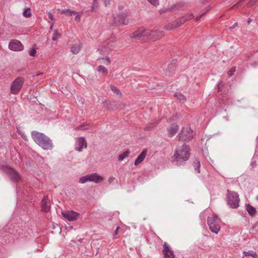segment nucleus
<instances>
[{
    "label": "nucleus",
    "mask_w": 258,
    "mask_h": 258,
    "mask_svg": "<svg viewBox=\"0 0 258 258\" xmlns=\"http://www.w3.org/2000/svg\"><path fill=\"white\" fill-rule=\"evenodd\" d=\"M97 61L100 62V63H103L105 65H109L111 63V60L110 58L108 56H106L105 57H101L97 59Z\"/></svg>",
    "instance_id": "obj_26"
},
{
    "label": "nucleus",
    "mask_w": 258,
    "mask_h": 258,
    "mask_svg": "<svg viewBox=\"0 0 258 258\" xmlns=\"http://www.w3.org/2000/svg\"><path fill=\"white\" fill-rule=\"evenodd\" d=\"M79 241L80 242H82V239H79Z\"/></svg>",
    "instance_id": "obj_58"
},
{
    "label": "nucleus",
    "mask_w": 258,
    "mask_h": 258,
    "mask_svg": "<svg viewBox=\"0 0 258 258\" xmlns=\"http://www.w3.org/2000/svg\"><path fill=\"white\" fill-rule=\"evenodd\" d=\"M23 15L26 18L30 17L32 15L30 9L29 8L25 9L24 11L23 12Z\"/></svg>",
    "instance_id": "obj_34"
},
{
    "label": "nucleus",
    "mask_w": 258,
    "mask_h": 258,
    "mask_svg": "<svg viewBox=\"0 0 258 258\" xmlns=\"http://www.w3.org/2000/svg\"><path fill=\"white\" fill-rule=\"evenodd\" d=\"M128 20L127 19L126 15L124 13H120L114 16L113 24L115 26L127 25Z\"/></svg>",
    "instance_id": "obj_7"
},
{
    "label": "nucleus",
    "mask_w": 258,
    "mask_h": 258,
    "mask_svg": "<svg viewBox=\"0 0 258 258\" xmlns=\"http://www.w3.org/2000/svg\"><path fill=\"white\" fill-rule=\"evenodd\" d=\"M104 2V5L107 6L110 4V0H102Z\"/></svg>",
    "instance_id": "obj_47"
},
{
    "label": "nucleus",
    "mask_w": 258,
    "mask_h": 258,
    "mask_svg": "<svg viewBox=\"0 0 258 258\" xmlns=\"http://www.w3.org/2000/svg\"><path fill=\"white\" fill-rule=\"evenodd\" d=\"M251 166H252V167H255L256 166V162H253L251 163Z\"/></svg>",
    "instance_id": "obj_53"
},
{
    "label": "nucleus",
    "mask_w": 258,
    "mask_h": 258,
    "mask_svg": "<svg viewBox=\"0 0 258 258\" xmlns=\"http://www.w3.org/2000/svg\"><path fill=\"white\" fill-rule=\"evenodd\" d=\"M81 50L80 45H73L71 47V51L74 54H78Z\"/></svg>",
    "instance_id": "obj_29"
},
{
    "label": "nucleus",
    "mask_w": 258,
    "mask_h": 258,
    "mask_svg": "<svg viewBox=\"0 0 258 258\" xmlns=\"http://www.w3.org/2000/svg\"><path fill=\"white\" fill-rule=\"evenodd\" d=\"M119 229V227H117L116 230H115L114 231V236H115L116 235H117L118 234V229Z\"/></svg>",
    "instance_id": "obj_49"
},
{
    "label": "nucleus",
    "mask_w": 258,
    "mask_h": 258,
    "mask_svg": "<svg viewBox=\"0 0 258 258\" xmlns=\"http://www.w3.org/2000/svg\"><path fill=\"white\" fill-rule=\"evenodd\" d=\"M58 12L60 14H65L67 16H71L73 13H78L75 11H72L70 9H58Z\"/></svg>",
    "instance_id": "obj_24"
},
{
    "label": "nucleus",
    "mask_w": 258,
    "mask_h": 258,
    "mask_svg": "<svg viewBox=\"0 0 258 258\" xmlns=\"http://www.w3.org/2000/svg\"><path fill=\"white\" fill-rule=\"evenodd\" d=\"M243 256H251V257L253 258H257V253L252 250H249L248 251H244L243 252Z\"/></svg>",
    "instance_id": "obj_28"
},
{
    "label": "nucleus",
    "mask_w": 258,
    "mask_h": 258,
    "mask_svg": "<svg viewBox=\"0 0 258 258\" xmlns=\"http://www.w3.org/2000/svg\"><path fill=\"white\" fill-rule=\"evenodd\" d=\"M192 165L194 167V169L197 173H200V168L201 167L200 161L198 158H195L192 162Z\"/></svg>",
    "instance_id": "obj_23"
},
{
    "label": "nucleus",
    "mask_w": 258,
    "mask_h": 258,
    "mask_svg": "<svg viewBox=\"0 0 258 258\" xmlns=\"http://www.w3.org/2000/svg\"><path fill=\"white\" fill-rule=\"evenodd\" d=\"M239 198L238 194L235 191L227 190V203L231 208L235 209L239 206Z\"/></svg>",
    "instance_id": "obj_3"
},
{
    "label": "nucleus",
    "mask_w": 258,
    "mask_h": 258,
    "mask_svg": "<svg viewBox=\"0 0 258 258\" xmlns=\"http://www.w3.org/2000/svg\"><path fill=\"white\" fill-rule=\"evenodd\" d=\"M258 0H250L248 3V7H251L257 4Z\"/></svg>",
    "instance_id": "obj_42"
},
{
    "label": "nucleus",
    "mask_w": 258,
    "mask_h": 258,
    "mask_svg": "<svg viewBox=\"0 0 258 258\" xmlns=\"http://www.w3.org/2000/svg\"><path fill=\"white\" fill-rule=\"evenodd\" d=\"M204 14V13H203L202 14L200 15L199 17H197L196 18V21H199Z\"/></svg>",
    "instance_id": "obj_52"
},
{
    "label": "nucleus",
    "mask_w": 258,
    "mask_h": 258,
    "mask_svg": "<svg viewBox=\"0 0 258 258\" xmlns=\"http://www.w3.org/2000/svg\"><path fill=\"white\" fill-rule=\"evenodd\" d=\"M194 18V15L192 14H188L183 17H181L174 21L178 27L184 24L186 21L190 20Z\"/></svg>",
    "instance_id": "obj_17"
},
{
    "label": "nucleus",
    "mask_w": 258,
    "mask_h": 258,
    "mask_svg": "<svg viewBox=\"0 0 258 258\" xmlns=\"http://www.w3.org/2000/svg\"><path fill=\"white\" fill-rule=\"evenodd\" d=\"M148 39L155 41L160 38L163 35V31L159 30H149Z\"/></svg>",
    "instance_id": "obj_13"
},
{
    "label": "nucleus",
    "mask_w": 258,
    "mask_h": 258,
    "mask_svg": "<svg viewBox=\"0 0 258 258\" xmlns=\"http://www.w3.org/2000/svg\"><path fill=\"white\" fill-rule=\"evenodd\" d=\"M106 103V101L105 100L103 101V103Z\"/></svg>",
    "instance_id": "obj_60"
},
{
    "label": "nucleus",
    "mask_w": 258,
    "mask_h": 258,
    "mask_svg": "<svg viewBox=\"0 0 258 258\" xmlns=\"http://www.w3.org/2000/svg\"><path fill=\"white\" fill-rule=\"evenodd\" d=\"M245 207L246 210L250 216L252 217H254L255 216L256 210L254 207L252 206L251 205L249 204H246Z\"/></svg>",
    "instance_id": "obj_21"
},
{
    "label": "nucleus",
    "mask_w": 258,
    "mask_h": 258,
    "mask_svg": "<svg viewBox=\"0 0 258 258\" xmlns=\"http://www.w3.org/2000/svg\"><path fill=\"white\" fill-rule=\"evenodd\" d=\"M149 30L140 29L135 31L131 36L132 38H137L139 39H144V38H148Z\"/></svg>",
    "instance_id": "obj_10"
},
{
    "label": "nucleus",
    "mask_w": 258,
    "mask_h": 258,
    "mask_svg": "<svg viewBox=\"0 0 258 258\" xmlns=\"http://www.w3.org/2000/svg\"><path fill=\"white\" fill-rule=\"evenodd\" d=\"M9 48L13 51H19L23 50L24 46L21 41L16 39H14L10 42L9 44Z\"/></svg>",
    "instance_id": "obj_9"
},
{
    "label": "nucleus",
    "mask_w": 258,
    "mask_h": 258,
    "mask_svg": "<svg viewBox=\"0 0 258 258\" xmlns=\"http://www.w3.org/2000/svg\"><path fill=\"white\" fill-rule=\"evenodd\" d=\"M236 69L235 67H232L228 72V75L229 77H231L234 74V73L235 72Z\"/></svg>",
    "instance_id": "obj_40"
},
{
    "label": "nucleus",
    "mask_w": 258,
    "mask_h": 258,
    "mask_svg": "<svg viewBox=\"0 0 258 258\" xmlns=\"http://www.w3.org/2000/svg\"><path fill=\"white\" fill-rule=\"evenodd\" d=\"M111 89L113 92L115 93L117 95H121V94L120 90L117 87H116L115 86H111Z\"/></svg>",
    "instance_id": "obj_37"
},
{
    "label": "nucleus",
    "mask_w": 258,
    "mask_h": 258,
    "mask_svg": "<svg viewBox=\"0 0 258 258\" xmlns=\"http://www.w3.org/2000/svg\"><path fill=\"white\" fill-rule=\"evenodd\" d=\"M61 214L65 219L68 220L70 221H74L76 220L79 216V213L73 211H62L61 212Z\"/></svg>",
    "instance_id": "obj_11"
},
{
    "label": "nucleus",
    "mask_w": 258,
    "mask_h": 258,
    "mask_svg": "<svg viewBox=\"0 0 258 258\" xmlns=\"http://www.w3.org/2000/svg\"><path fill=\"white\" fill-rule=\"evenodd\" d=\"M190 147L185 144L179 147L172 156V162L177 166L184 165L190 157Z\"/></svg>",
    "instance_id": "obj_1"
},
{
    "label": "nucleus",
    "mask_w": 258,
    "mask_h": 258,
    "mask_svg": "<svg viewBox=\"0 0 258 258\" xmlns=\"http://www.w3.org/2000/svg\"><path fill=\"white\" fill-rule=\"evenodd\" d=\"M121 224H122V223L120 221V222H119V224H118L117 226H120V225H121Z\"/></svg>",
    "instance_id": "obj_56"
},
{
    "label": "nucleus",
    "mask_w": 258,
    "mask_h": 258,
    "mask_svg": "<svg viewBox=\"0 0 258 258\" xmlns=\"http://www.w3.org/2000/svg\"><path fill=\"white\" fill-rule=\"evenodd\" d=\"M114 179H115L114 177H113V176H110L108 178V181L109 184H111V183H112L113 182Z\"/></svg>",
    "instance_id": "obj_45"
},
{
    "label": "nucleus",
    "mask_w": 258,
    "mask_h": 258,
    "mask_svg": "<svg viewBox=\"0 0 258 258\" xmlns=\"http://www.w3.org/2000/svg\"><path fill=\"white\" fill-rule=\"evenodd\" d=\"M41 74H42V73H37V74L36 75V76H40V75H41Z\"/></svg>",
    "instance_id": "obj_55"
},
{
    "label": "nucleus",
    "mask_w": 258,
    "mask_h": 258,
    "mask_svg": "<svg viewBox=\"0 0 258 258\" xmlns=\"http://www.w3.org/2000/svg\"><path fill=\"white\" fill-rule=\"evenodd\" d=\"M90 175L91 176L90 177V181L95 183H100L103 180V178L96 173H91Z\"/></svg>",
    "instance_id": "obj_20"
},
{
    "label": "nucleus",
    "mask_w": 258,
    "mask_h": 258,
    "mask_svg": "<svg viewBox=\"0 0 258 258\" xmlns=\"http://www.w3.org/2000/svg\"><path fill=\"white\" fill-rule=\"evenodd\" d=\"M148 2L155 7L159 5V0H148Z\"/></svg>",
    "instance_id": "obj_41"
},
{
    "label": "nucleus",
    "mask_w": 258,
    "mask_h": 258,
    "mask_svg": "<svg viewBox=\"0 0 258 258\" xmlns=\"http://www.w3.org/2000/svg\"><path fill=\"white\" fill-rule=\"evenodd\" d=\"M49 18L51 20H53L54 19V18H53V16L52 15V14H51L50 13H49Z\"/></svg>",
    "instance_id": "obj_51"
},
{
    "label": "nucleus",
    "mask_w": 258,
    "mask_h": 258,
    "mask_svg": "<svg viewBox=\"0 0 258 258\" xmlns=\"http://www.w3.org/2000/svg\"><path fill=\"white\" fill-rule=\"evenodd\" d=\"M163 252L164 258H175L173 251L170 249V247L166 242L163 244Z\"/></svg>",
    "instance_id": "obj_16"
},
{
    "label": "nucleus",
    "mask_w": 258,
    "mask_h": 258,
    "mask_svg": "<svg viewBox=\"0 0 258 258\" xmlns=\"http://www.w3.org/2000/svg\"><path fill=\"white\" fill-rule=\"evenodd\" d=\"M178 130V126L177 125L172 124L167 129L169 136L170 137L174 136L176 134Z\"/></svg>",
    "instance_id": "obj_22"
},
{
    "label": "nucleus",
    "mask_w": 258,
    "mask_h": 258,
    "mask_svg": "<svg viewBox=\"0 0 258 258\" xmlns=\"http://www.w3.org/2000/svg\"><path fill=\"white\" fill-rule=\"evenodd\" d=\"M97 71L104 75H107L108 71V70L103 66L100 65L98 67L97 69Z\"/></svg>",
    "instance_id": "obj_30"
},
{
    "label": "nucleus",
    "mask_w": 258,
    "mask_h": 258,
    "mask_svg": "<svg viewBox=\"0 0 258 258\" xmlns=\"http://www.w3.org/2000/svg\"><path fill=\"white\" fill-rule=\"evenodd\" d=\"M22 138H23L24 140H26V139H25V137H24L23 136H22Z\"/></svg>",
    "instance_id": "obj_57"
},
{
    "label": "nucleus",
    "mask_w": 258,
    "mask_h": 258,
    "mask_svg": "<svg viewBox=\"0 0 258 258\" xmlns=\"http://www.w3.org/2000/svg\"><path fill=\"white\" fill-rule=\"evenodd\" d=\"M221 220L219 217L215 214L212 215L207 218L208 226H219L221 224Z\"/></svg>",
    "instance_id": "obj_14"
},
{
    "label": "nucleus",
    "mask_w": 258,
    "mask_h": 258,
    "mask_svg": "<svg viewBox=\"0 0 258 258\" xmlns=\"http://www.w3.org/2000/svg\"><path fill=\"white\" fill-rule=\"evenodd\" d=\"M60 37V34L57 32V30H54L53 34V36L52 37V40L53 41H56Z\"/></svg>",
    "instance_id": "obj_35"
},
{
    "label": "nucleus",
    "mask_w": 258,
    "mask_h": 258,
    "mask_svg": "<svg viewBox=\"0 0 258 258\" xmlns=\"http://www.w3.org/2000/svg\"><path fill=\"white\" fill-rule=\"evenodd\" d=\"M177 137L179 141L182 142L189 141L194 137L193 131L189 127H183L181 132Z\"/></svg>",
    "instance_id": "obj_4"
},
{
    "label": "nucleus",
    "mask_w": 258,
    "mask_h": 258,
    "mask_svg": "<svg viewBox=\"0 0 258 258\" xmlns=\"http://www.w3.org/2000/svg\"><path fill=\"white\" fill-rule=\"evenodd\" d=\"M111 50V48L108 46H100L98 49V51L99 53L102 55H105L107 54L109 51Z\"/></svg>",
    "instance_id": "obj_25"
},
{
    "label": "nucleus",
    "mask_w": 258,
    "mask_h": 258,
    "mask_svg": "<svg viewBox=\"0 0 258 258\" xmlns=\"http://www.w3.org/2000/svg\"><path fill=\"white\" fill-rule=\"evenodd\" d=\"M244 1L243 0H242L239 2H238L237 3H236L235 5H234L232 8H238V7H239L240 6H241L242 4L243 3Z\"/></svg>",
    "instance_id": "obj_43"
},
{
    "label": "nucleus",
    "mask_w": 258,
    "mask_h": 258,
    "mask_svg": "<svg viewBox=\"0 0 258 258\" xmlns=\"http://www.w3.org/2000/svg\"><path fill=\"white\" fill-rule=\"evenodd\" d=\"M130 151L126 150L125 152H124L123 153L120 154L118 157V159L119 161H122L124 159H125L126 157H128L130 154Z\"/></svg>",
    "instance_id": "obj_31"
},
{
    "label": "nucleus",
    "mask_w": 258,
    "mask_h": 258,
    "mask_svg": "<svg viewBox=\"0 0 258 258\" xmlns=\"http://www.w3.org/2000/svg\"><path fill=\"white\" fill-rule=\"evenodd\" d=\"M177 59H173L171 62L169 63L165 70V74L167 76L171 75L173 72L175 70L177 66Z\"/></svg>",
    "instance_id": "obj_12"
},
{
    "label": "nucleus",
    "mask_w": 258,
    "mask_h": 258,
    "mask_svg": "<svg viewBox=\"0 0 258 258\" xmlns=\"http://www.w3.org/2000/svg\"><path fill=\"white\" fill-rule=\"evenodd\" d=\"M178 27L177 24L174 23V21L172 22L171 23L169 24L165 27V28L167 30H173L176 28Z\"/></svg>",
    "instance_id": "obj_32"
},
{
    "label": "nucleus",
    "mask_w": 258,
    "mask_h": 258,
    "mask_svg": "<svg viewBox=\"0 0 258 258\" xmlns=\"http://www.w3.org/2000/svg\"><path fill=\"white\" fill-rule=\"evenodd\" d=\"M90 174H87L85 176H82L80 178L79 182L80 183H85L88 181H90V177H91Z\"/></svg>",
    "instance_id": "obj_27"
},
{
    "label": "nucleus",
    "mask_w": 258,
    "mask_h": 258,
    "mask_svg": "<svg viewBox=\"0 0 258 258\" xmlns=\"http://www.w3.org/2000/svg\"><path fill=\"white\" fill-rule=\"evenodd\" d=\"M96 0H93V6L92 7V11H94L95 10L94 6H95V5L96 4Z\"/></svg>",
    "instance_id": "obj_50"
},
{
    "label": "nucleus",
    "mask_w": 258,
    "mask_h": 258,
    "mask_svg": "<svg viewBox=\"0 0 258 258\" xmlns=\"http://www.w3.org/2000/svg\"><path fill=\"white\" fill-rule=\"evenodd\" d=\"M3 170L13 181L18 182L20 180L21 176L20 174L14 169L8 166H5Z\"/></svg>",
    "instance_id": "obj_6"
},
{
    "label": "nucleus",
    "mask_w": 258,
    "mask_h": 258,
    "mask_svg": "<svg viewBox=\"0 0 258 258\" xmlns=\"http://www.w3.org/2000/svg\"><path fill=\"white\" fill-rule=\"evenodd\" d=\"M87 147V143L84 137H80L76 139L75 147L76 150L80 152L83 149H86Z\"/></svg>",
    "instance_id": "obj_8"
},
{
    "label": "nucleus",
    "mask_w": 258,
    "mask_h": 258,
    "mask_svg": "<svg viewBox=\"0 0 258 258\" xmlns=\"http://www.w3.org/2000/svg\"><path fill=\"white\" fill-rule=\"evenodd\" d=\"M174 96L180 101H186L185 97L180 93L176 92L174 93Z\"/></svg>",
    "instance_id": "obj_33"
},
{
    "label": "nucleus",
    "mask_w": 258,
    "mask_h": 258,
    "mask_svg": "<svg viewBox=\"0 0 258 258\" xmlns=\"http://www.w3.org/2000/svg\"><path fill=\"white\" fill-rule=\"evenodd\" d=\"M154 127V125H153L152 124H150L148 126H147L146 127H145L144 128V130L145 131H150L151 130L153 127Z\"/></svg>",
    "instance_id": "obj_44"
},
{
    "label": "nucleus",
    "mask_w": 258,
    "mask_h": 258,
    "mask_svg": "<svg viewBox=\"0 0 258 258\" xmlns=\"http://www.w3.org/2000/svg\"><path fill=\"white\" fill-rule=\"evenodd\" d=\"M251 21H252L251 19H250V18H249L247 19V23H248V24H250V22H251Z\"/></svg>",
    "instance_id": "obj_54"
},
{
    "label": "nucleus",
    "mask_w": 258,
    "mask_h": 258,
    "mask_svg": "<svg viewBox=\"0 0 258 258\" xmlns=\"http://www.w3.org/2000/svg\"><path fill=\"white\" fill-rule=\"evenodd\" d=\"M210 231L215 234H217L220 230V227H209Z\"/></svg>",
    "instance_id": "obj_36"
},
{
    "label": "nucleus",
    "mask_w": 258,
    "mask_h": 258,
    "mask_svg": "<svg viewBox=\"0 0 258 258\" xmlns=\"http://www.w3.org/2000/svg\"><path fill=\"white\" fill-rule=\"evenodd\" d=\"M147 153V149H144L142 151V152L138 156L137 159H136L134 164L135 166H137L140 163H141L143 160L145 159L146 154Z\"/></svg>",
    "instance_id": "obj_18"
},
{
    "label": "nucleus",
    "mask_w": 258,
    "mask_h": 258,
    "mask_svg": "<svg viewBox=\"0 0 258 258\" xmlns=\"http://www.w3.org/2000/svg\"><path fill=\"white\" fill-rule=\"evenodd\" d=\"M76 14H77V15L75 18V20L76 21L79 22L80 21V19H81V17H80V15H79V14L78 13H76Z\"/></svg>",
    "instance_id": "obj_46"
},
{
    "label": "nucleus",
    "mask_w": 258,
    "mask_h": 258,
    "mask_svg": "<svg viewBox=\"0 0 258 258\" xmlns=\"http://www.w3.org/2000/svg\"><path fill=\"white\" fill-rule=\"evenodd\" d=\"M82 128L83 130H85V129H86V127H83Z\"/></svg>",
    "instance_id": "obj_59"
},
{
    "label": "nucleus",
    "mask_w": 258,
    "mask_h": 258,
    "mask_svg": "<svg viewBox=\"0 0 258 258\" xmlns=\"http://www.w3.org/2000/svg\"><path fill=\"white\" fill-rule=\"evenodd\" d=\"M31 136L34 141L43 149L52 150L53 148L52 141L44 134L37 131H32Z\"/></svg>",
    "instance_id": "obj_2"
},
{
    "label": "nucleus",
    "mask_w": 258,
    "mask_h": 258,
    "mask_svg": "<svg viewBox=\"0 0 258 258\" xmlns=\"http://www.w3.org/2000/svg\"><path fill=\"white\" fill-rule=\"evenodd\" d=\"M24 83V78L22 77H17L11 84V93L17 94L21 90Z\"/></svg>",
    "instance_id": "obj_5"
},
{
    "label": "nucleus",
    "mask_w": 258,
    "mask_h": 258,
    "mask_svg": "<svg viewBox=\"0 0 258 258\" xmlns=\"http://www.w3.org/2000/svg\"><path fill=\"white\" fill-rule=\"evenodd\" d=\"M63 227H52L53 229H55L56 228H58V230H59V233H61V231H62V228ZM66 230L69 231L71 229H73V227H71V226H70V227H63Z\"/></svg>",
    "instance_id": "obj_38"
},
{
    "label": "nucleus",
    "mask_w": 258,
    "mask_h": 258,
    "mask_svg": "<svg viewBox=\"0 0 258 258\" xmlns=\"http://www.w3.org/2000/svg\"><path fill=\"white\" fill-rule=\"evenodd\" d=\"M238 25L237 23H235L232 26L230 27V29H234Z\"/></svg>",
    "instance_id": "obj_48"
},
{
    "label": "nucleus",
    "mask_w": 258,
    "mask_h": 258,
    "mask_svg": "<svg viewBox=\"0 0 258 258\" xmlns=\"http://www.w3.org/2000/svg\"><path fill=\"white\" fill-rule=\"evenodd\" d=\"M41 206L42 211L44 212L47 213L49 211L50 206L49 204V200L47 196H45L41 201Z\"/></svg>",
    "instance_id": "obj_15"
},
{
    "label": "nucleus",
    "mask_w": 258,
    "mask_h": 258,
    "mask_svg": "<svg viewBox=\"0 0 258 258\" xmlns=\"http://www.w3.org/2000/svg\"><path fill=\"white\" fill-rule=\"evenodd\" d=\"M183 3H179L174 4L172 6H171L170 7H168L167 8H165V10L164 11H163V12L165 13V12H167L168 11L174 12V11L179 9L180 8L183 7Z\"/></svg>",
    "instance_id": "obj_19"
},
{
    "label": "nucleus",
    "mask_w": 258,
    "mask_h": 258,
    "mask_svg": "<svg viewBox=\"0 0 258 258\" xmlns=\"http://www.w3.org/2000/svg\"><path fill=\"white\" fill-rule=\"evenodd\" d=\"M36 50L35 48H31L29 52V54L31 56H35L36 54Z\"/></svg>",
    "instance_id": "obj_39"
}]
</instances>
